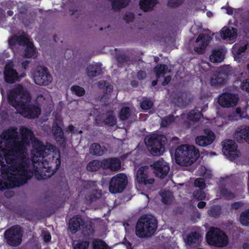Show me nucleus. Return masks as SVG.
<instances>
[{
  "label": "nucleus",
  "instance_id": "1",
  "mask_svg": "<svg viewBox=\"0 0 249 249\" xmlns=\"http://www.w3.org/2000/svg\"><path fill=\"white\" fill-rule=\"evenodd\" d=\"M11 127L0 136V190L23 185L34 173L38 179L51 177L54 171L47 164L46 156L52 153L51 162L58 169L59 152L54 145L35 139L25 127Z\"/></svg>",
  "mask_w": 249,
  "mask_h": 249
},
{
  "label": "nucleus",
  "instance_id": "2",
  "mask_svg": "<svg viewBox=\"0 0 249 249\" xmlns=\"http://www.w3.org/2000/svg\"><path fill=\"white\" fill-rule=\"evenodd\" d=\"M8 98L10 104L24 117L34 118L40 113V108L30 104L31 97L29 93L20 85L16 86L10 91Z\"/></svg>",
  "mask_w": 249,
  "mask_h": 249
},
{
  "label": "nucleus",
  "instance_id": "3",
  "mask_svg": "<svg viewBox=\"0 0 249 249\" xmlns=\"http://www.w3.org/2000/svg\"><path fill=\"white\" fill-rule=\"evenodd\" d=\"M199 153L194 145L182 144L176 149L175 159L176 163L181 166H190L199 157Z\"/></svg>",
  "mask_w": 249,
  "mask_h": 249
},
{
  "label": "nucleus",
  "instance_id": "4",
  "mask_svg": "<svg viewBox=\"0 0 249 249\" xmlns=\"http://www.w3.org/2000/svg\"><path fill=\"white\" fill-rule=\"evenodd\" d=\"M158 223L156 218L151 215L142 216L136 226V234L141 238L150 237L157 230Z\"/></svg>",
  "mask_w": 249,
  "mask_h": 249
},
{
  "label": "nucleus",
  "instance_id": "5",
  "mask_svg": "<svg viewBox=\"0 0 249 249\" xmlns=\"http://www.w3.org/2000/svg\"><path fill=\"white\" fill-rule=\"evenodd\" d=\"M166 137L162 135L153 134L145 139V143L149 152L154 156L162 154L167 143Z\"/></svg>",
  "mask_w": 249,
  "mask_h": 249
},
{
  "label": "nucleus",
  "instance_id": "6",
  "mask_svg": "<svg viewBox=\"0 0 249 249\" xmlns=\"http://www.w3.org/2000/svg\"><path fill=\"white\" fill-rule=\"evenodd\" d=\"M232 74V68L230 65H223L219 67L211 78L212 86L219 87L225 85L229 77Z\"/></svg>",
  "mask_w": 249,
  "mask_h": 249
},
{
  "label": "nucleus",
  "instance_id": "7",
  "mask_svg": "<svg viewBox=\"0 0 249 249\" xmlns=\"http://www.w3.org/2000/svg\"><path fill=\"white\" fill-rule=\"evenodd\" d=\"M23 231L19 225H14L6 230L4 237L8 245L12 247L20 245L22 241Z\"/></svg>",
  "mask_w": 249,
  "mask_h": 249
},
{
  "label": "nucleus",
  "instance_id": "8",
  "mask_svg": "<svg viewBox=\"0 0 249 249\" xmlns=\"http://www.w3.org/2000/svg\"><path fill=\"white\" fill-rule=\"evenodd\" d=\"M206 238L210 245L216 247H225L228 244L227 236L217 228H211L207 233Z\"/></svg>",
  "mask_w": 249,
  "mask_h": 249
},
{
  "label": "nucleus",
  "instance_id": "9",
  "mask_svg": "<svg viewBox=\"0 0 249 249\" xmlns=\"http://www.w3.org/2000/svg\"><path fill=\"white\" fill-rule=\"evenodd\" d=\"M33 78L35 83L39 86H47L53 80L51 74L47 68L38 66L33 73Z\"/></svg>",
  "mask_w": 249,
  "mask_h": 249
},
{
  "label": "nucleus",
  "instance_id": "10",
  "mask_svg": "<svg viewBox=\"0 0 249 249\" xmlns=\"http://www.w3.org/2000/svg\"><path fill=\"white\" fill-rule=\"evenodd\" d=\"M127 184V178L123 173L118 174L112 177L109 181V191L115 194L122 192Z\"/></svg>",
  "mask_w": 249,
  "mask_h": 249
},
{
  "label": "nucleus",
  "instance_id": "11",
  "mask_svg": "<svg viewBox=\"0 0 249 249\" xmlns=\"http://www.w3.org/2000/svg\"><path fill=\"white\" fill-rule=\"evenodd\" d=\"M222 151L224 155L230 160H232L239 156L237 145L232 140H226L222 142Z\"/></svg>",
  "mask_w": 249,
  "mask_h": 249
},
{
  "label": "nucleus",
  "instance_id": "12",
  "mask_svg": "<svg viewBox=\"0 0 249 249\" xmlns=\"http://www.w3.org/2000/svg\"><path fill=\"white\" fill-rule=\"evenodd\" d=\"M239 101L237 94L230 92H224L219 95L218 102L224 107H231L235 106Z\"/></svg>",
  "mask_w": 249,
  "mask_h": 249
},
{
  "label": "nucleus",
  "instance_id": "13",
  "mask_svg": "<svg viewBox=\"0 0 249 249\" xmlns=\"http://www.w3.org/2000/svg\"><path fill=\"white\" fill-rule=\"evenodd\" d=\"M151 166L153 167L156 176L160 178H165L170 170L168 163L162 159L156 161L153 164L151 165Z\"/></svg>",
  "mask_w": 249,
  "mask_h": 249
},
{
  "label": "nucleus",
  "instance_id": "14",
  "mask_svg": "<svg viewBox=\"0 0 249 249\" xmlns=\"http://www.w3.org/2000/svg\"><path fill=\"white\" fill-rule=\"evenodd\" d=\"M212 39V38L208 35L200 34L194 44V51L198 54L203 53Z\"/></svg>",
  "mask_w": 249,
  "mask_h": 249
},
{
  "label": "nucleus",
  "instance_id": "15",
  "mask_svg": "<svg viewBox=\"0 0 249 249\" xmlns=\"http://www.w3.org/2000/svg\"><path fill=\"white\" fill-rule=\"evenodd\" d=\"M150 169L148 166L141 167L138 170L136 179L139 183L144 184H153L155 181L153 178H149Z\"/></svg>",
  "mask_w": 249,
  "mask_h": 249
},
{
  "label": "nucleus",
  "instance_id": "16",
  "mask_svg": "<svg viewBox=\"0 0 249 249\" xmlns=\"http://www.w3.org/2000/svg\"><path fill=\"white\" fill-rule=\"evenodd\" d=\"M204 132L205 135L198 136L195 140L196 144L200 146H207L212 143L215 139L214 134L210 129H204Z\"/></svg>",
  "mask_w": 249,
  "mask_h": 249
},
{
  "label": "nucleus",
  "instance_id": "17",
  "mask_svg": "<svg viewBox=\"0 0 249 249\" xmlns=\"http://www.w3.org/2000/svg\"><path fill=\"white\" fill-rule=\"evenodd\" d=\"M234 138L239 142L244 140L249 143V126H241L237 128L234 133Z\"/></svg>",
  "mask_w": 249,
  "mask_h": 249
},
{
  "label": "nucleus",
  "instance_id": "18",
  "mask_svg": "<svg viewBox=\"0 0 249 249\" xmlns=\"http://www.w3.org/2000/svg\"><path fill=\"white\" fill-rule=\"evenodd\" d=\"M4 76L5 81L7 83H14L16 81H18L19 76L17 71L14 70L10 65H6L5 67L4 71Z\"/></svg>",
  "mask_w": 249,
  "mask_h": 249
},
{
  "label": "nucleus",
  "instance_id": "19",
  "mask_svg": "<svg viewBox=\"0 0 249 249\" xmlns=\"http://www.w3.org/2000/svg\"><path fill=\"white\" fill-rule=\"evenodd\" d=\"M103 169H109L111 171H117L121 168L120 160L117 158L103 160Z\"/></svg>",
  "mask_w": 249,
  "mask_h": 249
},
{
  "label": "nucleus",
  "instance_id": "20",
  "mask_svg": "<svg viewBox=\"0 0 249 249\" xmlns=\"http://www.w3.org/2000/svg\"><path fill=\"white\" fill-rule=\"evenodd\" d=\"M193 100V96L189 93L182 92L178 94L174 99V102L178 106H185Z\"/></svg>",
  "mask_w": 249,
  "mask_h": 249
},
{
  "label": "nucleus",
  "instance_id": "21",
  "mask_svg": "<svg viewBox=\"0 0 249 249\" xmlns=\"http://www.w3.org/2000/svg\"><path fill=\"white\" fill-rule=\"evenodd\" d=\"M187 245L189 246H197L201 241V236L197 232H190L184 239Z\"/></svg>",
  "mask_w": 249,
  "mask_h": 249
},
{
  "label": "nucleus",
  "instance_id": "22",
  "mask_svg": "<svg viewBox=\"0 0 249 249\" xmlns=\"http://www.w3.org/2000/svg\"><path fill=\"white\" fill-rule=\"evenodd\" d=\"M52 132L55 141L60 143H63L65 142L64 133L62 128L58 126L57 122H54L53 124Z\"/></svg>",
  "mask_w": 249,
  "mask_h": 249
},
{
  "label": "nucleus",
  "instance_id": "23",
  "mask_svg": "<svg viewBox=\"0 0 249 249\" xmlns=\"http://www.w3.org/2000/svg\"><path fill=\"white\" fill-rule=\"evenodd\" d=\"M221 35L224 39L234 40L237 36V30L234 28L224 27L221 31Z\"/></svg>",
  "mask_w": 249,
  "mask_h": 249
},
{
  "label": "nucleus",
  "instance_id": "24",
  "mask_svg": "<svg viewBox=\"0 0 249 249\" xmlns=\"http://www.w3.org/2000/svg\"><path fill=\"white\" fill-rule=\"evenodd\" d=\"M225 53V50L222 48L214 49L210 56V60L213 63L221 62L224 59Z\"/></svg>",
  "mask_w": 249,
  "mask_h": 249
},
{
  "label": "nucleus",
  "instance_id": "25",
  "mask_svg": "<svg viewBox=\"0 0 249 249\" xmlns=\"http://www.w3.org/2000/svg\"><path fill=\"white\" fill-rule=\"evenodd\" d=\"M102 69L101 63L89 65L87 68V74L89 77H94L102 73Z\"/></svg>",
  "mask_w": 249,
  "mask_h": 249
},
{
  "label": "nucleus",
  "instance_id": "26",
  "mask_svg": "<svg viewBox=\"0 0 249 249\" xmlns=\"http://www.w3.org/2000/svg\"><path fill=\"white\" fill-rule=\"evenodd\" d=\"M83 220L81 217L75 216L70 220L69 228L72 232L75 233L80 229V226L83 225Z\"/></svg>",
  "mask_w": 249,
  "mask_h": 249
},
{
  "label": "nucleus",
  "instance_id": "27",
  "mask_svg": "<svg viewBox=\"0 0 249 249\" xmlns=\"http://www.w3.org/2000/svg\"><path fill=\"white\" fill-rule=\"evenodd\" d=\"M107 150L105 147H102L99 144L93 143L90 146L89 152L92 155L100 156H102Z\"/></svg>",
  "mask_w": 249,
  "mask_h": 249
},
{
  "label": "nucleus",
  "instance_id": "28",
  "mask_svg": "<svg viewBox=\"0 0 249 249\" xmlns=\"http://www.w3.org/2000/svg\"><path fill=\"white\" fill-rule=\"evenodd\" d=\"M111 4L112 9L115 11H119L126 7L130 0H109Z\"/></svg>",
  "mask_w": 249,
  "mask_h": 249
},
{
  "label": "nucleus",
  "instance_id": "29",
  "mask_svg": "<svg viewBox=\"0 0 249 249\" xmlns=\"http://www.w3.org/2000/svg\"><path fill=\"white\" fill-rule=\"evenodd\" d=\"M157 2V0H141L140 1V8L144 11H148L151 10Z\"/></svg>",
  "mask_w": 249,
  "mask_h": 249
},
{
  "label": "nucleus",
  "instance_id": "30",
  "mask_svg": "<svg viewBox=\"0 0 249 249\" xmlns=\"http://www.w3.org/2000/svg\"><path fill=\"white\" fill-rule=\"evenodd\" d=\"M101 196V192L97 190H93L91 192L87 195L85 196V201L88 204L96 201Z\"/></svg>",
  "mask_w": 249,
  "mask_h": 249
},
{
  "label": "nucleus",
  "instance_id": "31",
  "mask_svg": "<svg viewBox=\"0 0 249 249\" xmlns=\"http://www.w3.org/2000/svg\"><path fill=\"white\" fill-rule=\"evenodd\" d=\"M27 41L28 38L24 36H13L9 39L8 42L10 46L14 45L17 42L19 45H24L25 44L27 43Z\"/></svg>",
  "mask_w": 249,
  "mask_h": 249
},
{
  "label": "nucleus",
  "instance_id": "32",
  "mask_svg": "<svg viewBox=\"0 0 249 249\" xmlns=\"http://www.w3.org/2000/svg\"><path fill=\"white\" fill-rule=\"evenodd\" d=\"M103 160L100 161L99 160H94L89 162L87 166V169L88 171L91 172L96 171L101 167L103 169Z\"/></svg>",
  "mask_w": 249,
  "mask_h": 249
},
{
  "label": "nucleus",
  "instance_id": "33",
  "mask_svg": "<svg viewBox=\"0 0 249 249\" xmlns=\"http://www.w3.org/2000/svg\"><path fill=\"white\" fill-rule=\"evenodd\" d=\"M27 41L28 42L27 43L24 44V45H26V47L24 53V56L25 57L30 58L35 55L36 51L34 48L33 44L30 42L28 38Z\"/></svg>",
  "mask_w": 249,
  "mask_h": 249
},
{
  "label": "nucleus",
  "instance_id": "34",
  "mask_svg": "<svg viewBox=\"0 0 249 249\" xmlns=\"http://www.w3.org/2000/svg\"><path fill=\"white\" fill-rule=\"evenodd\" d=\"M168 72H170V70H168L167 66L164 64L158 65L155 68V72L157 78L163 76Z\"/></svg>",
  "mask_w": 249,
  "mask_h": 249
},
{
  "label": "nucleus",
  "instance_id": "35",
  "mask_svg": "<svg viewBox=\"0 0 249 249\" xmlns=\"http://www.w3.org/2000/svg\"><path fill=\"white\" fill-rule=\"evenodd\" d=\"M162 202L166 204H170L173 201L172 193L168 191H162L160 193Z\"/></svg>",
  "mask_w": 249,
  "mask_h": 249
},
{
  "label": "nucleus",
  "instance_id": "36",
  "mask_svg": "<svg viewBox=\"0 0 249 249\" xmlns=\"http://www.w3.org/2000/svg\"><path fill=\"white\" fill-rule=\"evenodd\" d=\"M247 49V44H245L243 46H240L235 44L232 48V53L235 56V58L237 56L241 54L242 53H244Z\"/></svg>",
  "mask_w": 249,
  "mask_h": 249
},
{
  "label": "nucleus",
  "instance_id": "37",
  "mask_svg": "<svg viewBox=\"0 0 249 249\" xmlns=\"http://www.w3.org/2000/svg\"><path fill=\"white\" fill-rule=\"evenodd\" d=\"M240 222L243 226H249V209L242 212L240 216Z\"/></svg>",
  "mask_w": 249,
  "mask_h": 249
},
{
  "label": "nucleus",
  "instance_id": "38",
  "mask_svg": "<svg viewBox=\"0 0 249 249\" xmlns=\"http://www.w3.org/2000/svg\"><path fill=\"white\" fill-rule=\"evenodd\" d=\"M104 122L106 124L109 126H113L116 123V119L112 111L108 112L107 113V117L104 119Z\"/></svg>",
  "mask_w": 249,
  "mask_h": 249
},
{
  "label": "nucleus",
  "instance_id": "39",
  "mask_svg": "<svg viewBox=\"0 0 249 249\" xmlns=\"http://www.w3.org/2000/svg\"><path fill=\"white\" fill-rule=\"evenodd\" d=\"M201 113L197 110L191 111L187 115V118L193 121H198L202 117Z\"/></svg>",
  "mask_w": 249,
  "mask_h": 249
},
{
  "label": "nucleus",
  "instance_id": "40",
  "mask_svg": "<svg viewBox=\"0 0 249 249\" xmlns=\"http://www.w3.org/2000/svg\"><path fill=\"white\" fill-rule=\"evenodd\" d=\"M220 192L221 195L227 199H231L235 197V195L233 193L228 190L225 187L221 186L220 188Z\"/></svg>",
  "mask_w": 249,
  "mask_h": 249
},
{
  "label": "nucleus",
  "instance_id": "41",
  "mask_svg": "<svg viewBox=\"0 0 249 249\" xmlns=\"http://www.w3.org/2000/svg\"><path fill=\"white\" fill-rule=\"evenodd\" d=\"M116 59L118 61L119 66H122L129 61L128 57L125 55L124 53L117 54Z\"/></svg>",
  "mask_w": 249,
  "mask_h": 249
},
{
  "label": "nucleus",
  "instance_id": "42",
  "mask_svg": "<svg viewBox=\"0 0 249 249\" xmlns=\"http://www.w3.org/2000/svg\"><path fill=\"white\" fill-rule=\"evenodd\" d=\"M72 93L78 96H82L85 94L84 88L78 86H73L71 88Z\"/></svg>",
  "mask_w": 249,
  "mask_h": 249
},
{
  "label": "nucleus",
  "instance_id": "43",
  "mask_svg": "<svg viewBox=\"0 0 249 249\" xmlns=\"http://www.w3.org/2000/svg\"><path fill=\"white\" fill-rule=\"evenodd\" d=\"M131 114L130 109L128 107H124L122 108L120 112V118L122 120H125L128 118Z\"/></svg>",
  "mask_w": 249,
  "mask_h": 249
},
{
  "label": "nucleus",
  "instance_id": "44",
  "mask_svg": "<svg viewBox=\"0 0 249 249\" xmlns=\"http://www.w3.org/2000/svg\"><path fill=\"white\" fill-rule=\"evenodd\" d=\"M194 186L199 188V190H203L206 187L204 179L201 178H197L194 181Z\"/></svg>",
  "mask_w": 249,
  "mask_h": 249
},
{
  "label": "nucleus",
  "instance_id": "45",
  "mask_svg": "<svg viewBox=\"0 0 249 249\" xmlns=\"http://www.w3.org/2000/svg\"><path fill=\"white\" fill-rule=\"evenodd\" d=\"M94 249H108L107 244L102 240H96L93 242Z\"/></svg>",
  "mask_w": 249,
  "mask_h": 249
},
{
  "label": "nucleus",
  "instance_id": "46",
  "mask_svg": "<svg viewBox=\"0 0 249 249\" xmlns=\"http://www.w3.org/2000/svg\"><path fill=\"white\" fill-rule=\"evenodd\" d=\"M89 242L80 241L74 245V249H88Z\"/></svg>",
  "mask_w": 249,
  "mask_h": 249
},
{
  "label": "nucleus",
  "instance_id": "47",
  "mask_svg": "<svg viewBox=\"0 0 249 249\" xmlns=\"http://www.w3.org/2000/svg\"><path fill=\"white\" fill-rule=\"evenodd\" d=\"M208 214L213 217H216L220 214V209L217 206H213L208 212Z\"/></svg>",
  "mask_w": 249,
  "mask_h": 249
},
{
  "label": "nucleus",
  "instance_id": "48",
  "mask_svg": "<svg viewBox=\"0 0 249 249\" xmlns=\"http://www.w3.org/2000/svg\"><path fill=\"white\" fill-rule=\"evenodd\" d=\"M153 102L146 98L144 99L141 103V107L144 110H148L153 106Z\"/></svg>",
  "mask_w": 249,
  "mask_h": 249
},
{
  "label": "nucleus",
  "instance_id": "49",
  "mask_svg": "<svg viewBox=\"0 0 249 249\" xmlns=\"http://www.w3.org/2000/svg\"><path fill=\"white\" fill-rule=\"evenodd\" d=\"M174 121V117L173 116H168L164 117L161 122V126L162 127H166L172 122Z\"/></svg>",
  "mask_w": 249,
  "mask_h": 249
},
{
  "label": "nucleus",
  "instance_id": "50",
  "mask_svg": "<svg viewBox=\"0 0 249 249\" xmlns=\"http://www.w3.org/2000/svg\"><path fill=\"white\" fill-rule=\"evenodd\" d=\"M193 196L196 200H202L205 199L206 194L203 190H199L194 192Z\"/></svg>",
  "mask_w": 249,
  "mask_h": 249
},
{
  "label": "nucleus",
  "instance_id": "51",
  "mask_svg": "<svg viewBox=\"0 0 249 249\" xmlns=\"http://www.w3.org/2000/svg\"><path fill=\"white\" fill-rule=\"evenodd\" d=\"M93 230L90 224L85 226L83 229L82 232L85 236H89L93 233Z\"/></svg>",
  "mask_w": 249,
  "mask_h": 249
},
{
  "label": "nucleus",
  "instance_id": "52",
  "mask_svg": "<svg viewBox=\"0 0 249 249\" xmlns=\"http://www.w3.org/2000/svg\"><path fill=\"white\" fill-rule=\"evenodd\" d=\"M124 19L126 22L133 21L134 19V14L130 12H126L124 16Z\"/></svg>",
  "mask_w": 249,
  "mask_h": 249
},
{
  "label": "nucleus",
  "instance_id": "53",
  "mask_svg": "<svg viewBox=\"0 0 249 249\" xmlns=\"http://www.w3.org/2000/svg\"><path fill=\"white\" fill-rule=\"evenodd\" d=\"M241 88L243 90L249 92V79L244 81L241 84Z\"/></svg>",
  "mask_w": 249,
  "mask_h": 249
},
{
  "label": "nucleus",
  "instance_id": "54",
  "mask_svg": "<svg viewBox=\"0 0 249 249\" xmlns=\"http://www.w3.org/2000/svg\"><path fill=\"white\" fill-rule=\"evenodd\" d=\"M146 76V73L144 71H140L138 72L137 77L140 80H142Z\"/></svg>",
  "mask_w": 249,
  "mask_h": 249
},
{
  "label": "nucleus",
  "instance_id": "55",
  "mask_svg": "<svg viewBox=\"0 0 249 249\" xmlns=\"http://www.w3.org/2000/svg\"><path fill=\"white\" fill-rule=\"evenodd\" d=\"M243 206V204L240 202H235L231 204V208L234 210H237Z\"/></svg>",
  "mask_w": 249,
  "mask_h": 249
},
{
  "label": "nucleus",
  "instance_id": "56",
  "mask_svg": "<svg viewBox=\"0 0 249 249\" xmlns=\"http://www.w3.org/2000/svg\"><path fill=\"white\" fill-rule=\"evenodd\" d=\"M171 80V76L170 75H168L164 78V81L162 82V84L163 86L167 85L169 82Z\"/></svg>",
  "mask_w": 249,
  "mask_h": 249
},
{
  "label": "nucleus",
  "instance_id": "57",
  "mask_svg": "<svg viewBox=\"0 0 249 249\" xmlns=\"http://www.w3.org/2000/svg\"><path fill=\"white\" fill-rule=\"evenodd\" d=\"M44 239L46 242L50 241L51 239V236L50 233L46 232H44Z\"/></svg>",
  "mask_w": 249,
  "mask_h": 249
},
{
  "label": "nucleus",
  "instance_id": "58",
  "mask_svg": "<svg viewBox=\"0 0 249 249\" xmlns=\"http://www.w3.org/2000/svg\"><path fill=\"white\" fill-rule=\"evenodd\" d=\"M178 4L176 0H170L168 2V5L170 6H177Z\"/></svg>",
  "mask_w": 249,
  "mask_h": 249
},
{
  "label": "nucleus",
  "instance_id": "59",
  "mask_svg": "<svg viewBox=\"0 0 249 249\" xmlns=\"http://www.w3.org/2000/svg\"><path fill=\"white\" fill-rule=\"evenodd\" d=\"M95 185V182H91V181H88L86 183V184L84 185L85 187H86L87 189H89L91 186H94Z\"/></svg>",
  "mask_w": 249,
  "mask_h": 249
},
{
  "label": "nucleus",
  "instance_id": "60",
  "mask_svg": "<svg viewBox=\"0 0 249 249\" xmlns=\"http://www.w3.org/2000/svg\"><path fill=\"white\" fill-rule=\"evenodd\" d=\"M30 63V61L28 60H26L22 62L21 65L22 67L24 69H27L28 67V64Z\"/></svg>",
  "mask_w": 249,
  "mask_h": 249
},
{
  "label": "nucleus",
  "instance_id": "61",
  "mask_svg": "<svg viewBox=\"0 0 249 249\" xmlns=\"http://www.w3.org/2000/svg\"><path fill=\"white\" fill-rule=\"evenodd\" d=\"M205 206L206 203L204 201H200L197 204V207L200 209L203 208Z\"/></svg>",
  "mask_w": 249,
  "mask_h": 249
},
{
  "label": "nucleus",
  "instance_id": "62",
  "mask_svg": "<svg viewBox=\"0 0 249 249\" xmlns=\"http://www.w3.org/2000/svg\"><path fill=\"white\" fill-rule=\"evenodd\" d=\"M14 195V193L11 191H6L5 192V195L6 197L12 196Z\"/></svg>",
  "mask_w": 249,
  "mask_h": 249
},
{
  "label": "nucleus",
  "instance_id": "63",
  "mask_svg": "<svg viewBox=\"0 0 249 249\" xmlns=\"http://www.w3.org/2000/svg\"><path fill=\"white\" fill-rule=\"evenodd\" d=\"M227 13L229 15H232L233 13V9L231 7H228L226 8Z\"/></svg>",
  "mask_w": 249,
  "mask_h": 249
},
{
  "label": "nucleus",
  "instance_id": "64",
  "mask_svg": "<svg viewBox=\"0 0 249 249\" xmlns=\"http://www.w3.org/2000/svg\"><path fill=\"white\" fill-rule=\"evenodd\" d=\"M74 129V127L73 125H69L68 127V130L70 132H73Z\"/></svg>",
  "mask_w": 249,
  "mask_h": 249
}]
</instances>
